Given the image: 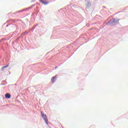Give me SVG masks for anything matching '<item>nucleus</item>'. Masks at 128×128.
Segmentation results:
<instances>
[{
  "label": "nucleus",
  "mask_w": 128,
  "mask_h": 128,
  "mask_svg": "<svg viewBox=\"0 0 128 128\" xmlns=\"http://www.w3.org/2000/svg\"><path fill=\"white\" fill-rule=\"evenodd\" d=\"M58 68L57 66H56V68Z\"/></svg>",
  "instance_id": "6e6552de"
},
{
  "label": "nucleus",
  "mask_w": 128,
  "mask_h": 128,
  "mask_svg": "<svg viewBox=\"0 0 128 128\" xmlns=\"http://www.w3.org/2000/svg\"><path fill=\"white\" fill-rule=\"evenodd\" d=\"M8 64L7 66H3L2 68V70H4V68H8Z\"/></svg>",
  "instance_id": "423d86ee"
},
{
  "label": "nucleus",
  "mask_w": 128,
  "mask_h": 128,
  "mask_svg": "<svg viewBox=\"0 0 128 128\" xmlns=\"http://www.w3.org/2000/svg\"><path fill=\"white\" fill-rule=\"evenodd\" d=\"M40 2L42 4H44V6H46V4H48V1H46L44 0H39Z\"/></svg>",
  "instance_id": "f03ea898"
},
{
  "label": "nucleus",
  "mask_w": 128,
  "mask_h": 128,
  "mask_svg": "<svg viewBox=\"0 0 128 128\" xmlns=\"http://www.w3.org/2000/svg\"><path fill=\"white\" fill-rule=\"evenodd\" d=\"M56 78H58V75H56L52 78L51 79V82H52V84L54 83V82H56Z\"/></svg>",
  "instance_id": "20e7f679"
},
{
  "label": "nucleus",
  "mask_w": 128,
  "mask_h": 128,
  "mask_svg": "<svg viewBox=\"0 0 128 128\" xmlns=\"http://www.w3.org/2000/svg\"><path fill=\"white\" fill-rule=\"evenodd\" d=\"M56 78H58V75H56L52 78L51 79V82H52V84L54 83V82H56Z\"/></svg>",
  "instance_id": "7ed1b4c3"
},
{
  "label": "nucleus",
  "mask_w": 128,
  "mask_h": 128,
  "mask_svg": "<svg viewBox=\"0 0 128 128\" xmlns=\"http://www.w3.org/2000/svg\"><path fill=\"white\" fill-rule=\"evenodd\" d=\"M41 116L43 120H44L45 122L46 123V124H47V126H48V117L46 116V115L42 112H41Z\"/></svg>",
  "instance_id": "f257e3e1"
},
{
  "label": "nucleus",
  "mask_w": 128,
  "mask_h": 128,
  "mask_svg": "<svg viewBox=\"0 0 128 128\" xmlns=\"http://www.w3.org/2000/svg\"><path fill=\"white\" fill-rule=\"evenodd\" d=\"M28 9H30V8H28Z\"/></svg>",
  "instance_id": "1a4fd4ad"
},
{
  "label": "nucleus",
  "mask_w": 128,
  "mask_h": 128,
  "mask_svg": "<svg viewBox=\"0 0 128 128\" xmlns=\"http://www.w3.org/2000/svg\"><path fill=\"white\" fill-rule=\"evenodd\" d=\"M6 98H10V94L8 93H7L5 94Z\"/></svg>",
  "instance_id": "39448f33"
},
{
  "label": "nucleus",
  "mask_w": 128,
  "mask_h": 128,
  "mask_svg": "<svg viewBox=\"0 0 128 128\" xmlns=\"http://www.w3.org/2000/svg\"><path fill=\"white\" fill-rule=\"evenodd\" d=\"M58 68L57 66H56V68Z\"/></svg>",
  "instance_id": "0eeeda50"
}]
</instances>
